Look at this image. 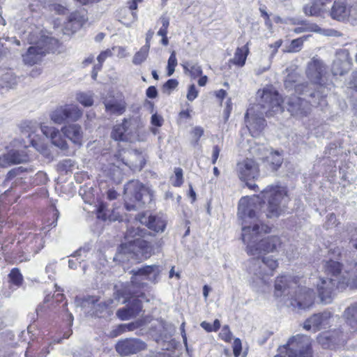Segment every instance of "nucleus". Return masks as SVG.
Instances as JSON below:
<instances>
[{"label": "nucleus", "mask_w": 357, "mask_h": 357, "mask_svg": "<svg viewBox=\"0 0 357 357\" xmlns=\"http://www.w3.org/2000/svg\"><path fill=\"white\" fill-rule=\"evenodd\" d=\"M124 333L122 324L117 326L114 329L109 332V337L114 338L119 336Z\"/></svg>", "instance_id": "59"}, {"label": "nucleus", "mask_w": 357, "mask_h": 357, "mask_svg": "<svg viewBox=\"0 0 357 357\" xmlns=\"http://www.w3.org/2000/svg\"><path fill=\"white\" fill-rule=\"evenodd\" d=\"M152 248L147 241L137 238L128 243H123L114 257L122 264L136 263L151 256Z\"/></svg>", "instance_id": "6"}, {"label": "nucleus", "mask_w": 357, "mask_h": 357, "mask_svg": "<svg viewBox=\"0 0 357 357\" xmlns=\"http://www.w3.org/2000/svg\"><path fill=\"white\" fill-rule=\"evenodd\" d=\"M125 207L127 211H135L152 199L147 188L138 181H129L124 188Z\"/></svg>", "instance_id": "7"}, {"label": "nucleus", "mask_w": 357, "mask_h": 357, "mask_svg": "<svg viewBox=\"0 0 357 357\" xmlns=\"http://www.w3.org/2000/svg\"><path fill=\"white\" fill-rule=\"evenodd\" d=\"M326 70L323 62L318 59H313L307 64L306 73L307 77L314 82L312 92H317V88L319 85L324 86L321 83V78Z\"/></svg>", "instance_id": "23"}, {"label": "nucleus", "mask_w": 357, "mask_h": 357, "mask_svg": "<svg viewBox=\"0 0 357 357\" xmlns=\"http://www.w3.org/2000/svg\"><path fill=\"white\" fill-rule=\"evenodd\" d=\"M124 333L126 331H132L139 326L138 322H131L122 324Z\"/></svg>", "instance_id": "61"}, {"label": "nucleus", "mask_w": 357, "mask_h": 357, "mask_svg": "<svg viewBox=\"0 0 357 357\" xmlns=\"http://www.w3.org/2000/svg\"><path fill=\"white\" fill-rule=\"evenodd\" d=\"M30 247L34 253H38L44 246V241L42 234H29Z\"/></svg>", "instance_id": "37"}, {"label": "nucleus", "mask_w": 357, "mask_h": 357, "mask_svg": "<svg viewBox=\"0 0 357 357\" xmlns=\"http://www.w3.org/2000/svg\"><path fill=\"white\" fill-rule=\"evenodd\" d=\"M220 337L225 342H229L231 340L232 334L228 326H224L219 334Z\"/></svg>", "instance_id": "53"}, {"label": "nucleus", "mask_w": 357, "mask_h": 357, "mask_svg": "<svg viewBox=\"0 0 357 357\" xmlns=\"http://www.w3.org/2000/svg\"><path fill=\"white\" fill-rule=\"evenodd\" d=\"M40 130L44 135L51 139L52 143L54 146L60 148L62 150L67 149V143L66 140L61 137V133L58 129L52 126H47L45 124H42L40 126Z\"/></svg>", "instance_id": "26"}, {"label": "nucleus", "mask_w": 357, "mask_h": 357, "mask_svg": "<svg viewBox=\"0 0 357 357\" xmlns=\"http://www.w3.org/2000/svg\"><path fill=\"white\" fill-rule=\"evenodd\" d=\"M146 344L139 338H126L119 340L115 349L121 356L136 354L146 349Z\"/></svg>", "instance_id": "18"}, {"label": "nucleus", "mask_w": 357, "mask_h": 357, "mask_svg": "<svg viewBox=\"0 0 357 357\" xmlns=\"http://www.w3.org/2000/svg\"><path fill=\"white\" fill-rule=\"evenodd\" d=\"M262 205L265 202L261 204L259 196L242 197L238 202V217L242 220L241 238L247 245L246 252L249 255L262 256L273 252L281 245L277 236L263 238L264 234L270 232V227L261 223L262 213L259 211Z\"/></svg>", "instance_id": "1"}, {"label": "nucleus", "mask_w": 357, "mask_h": 357, "mask_svg": "<svg viewBox=\"0 0 357 357\" xmlns=\"http://www.w3.org/2000/svg\"><path fill=\"white\" fill-rule=\"evenodd\" d=\"M115 141L130 143L142 140L139 136V123L135 119H124L121 123L115 125L111 132Z\"/></svg>", "instance_id": "12"}, {"label": "nucleus", "mask_w": 357, "mask_h": 357, "mask_svg": "<svg viewBox=\"0 0 357 357\" xmlns=\"http://www.w3.org/2000/svg\"><path fill=\"white\" fill-rule=\"evenodd\" d=\"M64 135L74 144L80 146L82 140V128L79 125L73 124L62 128Z\"/></svg>", "instance_id": "29"}, {"label": "nucleus", "mask_w": 357, "mask_h": 357, "mask_svg": "<svg viewBox=\"0 0 357 357\" xmlns=\"http://www.w3.org/2000/svg\"><path fill=\"white\" fill-rule=\"evenodd\" d=\"M98 301V296H88L82 300L80 305L82 308L86 309L88 313L98 317L105 314L109 315L112 312V309L117 305L113 299H108L103 302Z\"/></svg>", "instance_id": "13"}, {"label": "nucleus", "mask_w": 357, "mask_h": 357, "mask_svg": "<svg viewBox=\"0 0 357 357\" xmlns=\"http://www.w3.org/2000/svg\"><path fill=\"white\" fill-rule=\"evenodd\" d=\"M89 250L90 248L89 247V245H85L77 250L71 256L77 258L81 257L82 256L86 257Z\"/></svg>", "instance_id": "57"}, {"label": "nucleus", "mask_w": 357, "mask_h": 357, "mask_svg": "<svg viewBox=\"0 0 357 357\" xmlns=\"http://www.w3.org/2000/svg\"><path fill=\"white\" fill-rule=\"evenodd\" d=\"M354 10H356V3L351 6L346 0H337L330 10V16L333 20L344 22L351 17L355 20Z\"/></svg>", "instance_id": "19"}, {"label": "nucleus", "mask_w": 357, "mask_h": 357, "mask_svg": "<svg viewBox=\"0 0 357 357\" xmlns=\"http://www.w3.org/2000/svg\"><path fill=\"white\" fill-rule=\"evenodd\" d=\"M139 222L145 225L148 228L152 229L153 231H156V218L155 215H142L139 219Z\"/></svg>", "instance_id": "45"}, {"label": "nucleus", "mask_w": 357, "mask_h": 357, "mask_svg": "<svg viewBox=\"0 0 357 357\" xmlns=\"http://www.w3.org/2000/svg\"><path fill=\"white\" fill-rule=\"evenodd\" d=\"M22 39L33 45L22 55L24 62L29 66L38 63L47 53L54 52L59 47L57 39L43 34L37 27L25 31Z\"/></svg>", "instance_id": "4"}, {"label": "nucleus", "mask_w": 357, "mask_h": 357, "mask_svg": "<svg viewBox=\"0 0 357 357\" xmlns=\"http://www.w3.org/2000/svg\"><path fill=\"white\" fill-rule=\"evenodd\" d=\"M323 6L314 0V1L306 4L303 8V11L306 15L316 16L320 14Z\"/></svg>", "instance_id": "38"}, {"label": "nucleus", "mask_w": 357, "mask_h": 357, "mask_svg": "<svg viewBox=\"0 0 357 357\" xmlns=\"http://www.w3.org/2000/svg\"><path fill=\"white\" fill-rule=\"evenodd\" d=\"M192 133L193 135V138L195 139L194 145H197L199 138L204 134V129L200 126H196L193 128Z\"/></svg>", "instance_id": "54"}, {"label": "nucleus", "mask_w": 357, "mask_h": 357, "mask_svg": "<svg viewBox=\"0 0 357 357\" xmlns=\"http://www.w3.org/2000/svg\"><path fill=\"white\" fill-rule=\"evenodd\" d=\"M144 297V294H141L140 295L128 298L126 290H118L116 294L115 303L118 304L121 302V298H123V299L121 303H126L128 302L130 305L128 307L119 309L116 312L117 317L124 321L136 317L142 310V299Z\"/></svg>", "instance_id": "10"}, {"label": "nucleus", "mask_w": 357, "mask_h": 357, "mask_svg": "<svg viewBox=\"0 0 357 357\" xmlns=\"http://www.w3.org/2000/svg\"><path fill=\"white\" fill-rule=\"evenodd\" d=\"M241 342L238 338L234 340L233 344L234 354L236 357H238L241 351Z\"/></svg>", "instance_id": "60"}, {"label": "nucleus", "mask_w": 357, "mask_h": 357, "mask_svg": "<svg viewBox=\"0 0 357 357\" xmlns=\"http://www.w3.org/2000/svg\"><path fill=\"white\" fill-rule=\"evenodd\" d=\"M354 268V265H351L349 268L345 270L343 273H342V266L338 261H335L333 260H329L325 262L324 266V271L327 274L328 276H331V278L336 279L337 280L342 279V275L349 271L351 268Z\"/></svg>", "instance_id": "28"}, {"label": "nucleus", "mask_w": 357, "mask_h": 357, "mask_svg": "<svg viewBox=\"0 0 357 357\" xmlns=\"http://www.w3.org/2000/svg\"><path fill=\"white\" fill-rule=\"evenodd\" d=\"M263 197L268 200L265 216L268 218H277L283 211L286 192L280 187H268L262 191Z\"/></svg>", "instance_id": "11"}, {"label": "nucleus", "mask_w": 357, "mask_h": 357, "mask_svg": "<svg viewBox=\"0 0 357 357\" xmlns=\"http://www.w3.org/2000/svg\"><path fill=\"white\" fill-rule=\"evenodd\" d=\"M303 44V39L302 38L294 39L291 41L289 46V52H298Z\"/></svg>", "instance_id": "50"}, {"label": "nucleus", "mask_w": 357, "mask_h": 357, "mask_svg": "<svg viewBox=\"0 0 357 357\" xmlns=\"http://www.w3.org/2000/svg\"><path fill=\"white\" fill-rule=\"evenodd\" d=\"M51 120L57 124H61L68 120L67 112L66 107H60L56 109L50 114Z\"/></svg>", "instance_id": "36"}, {"label": "nucleus", "mask_w": 357, "mask_h": 357, "mask_svg": "<svg viewBox=\"0 0 357 357\" xmlns=\"http://www.w3.org/2000/svg\"><path fill=\"white\" fill-rule=\"evenodd\" d=\"M167 224V217L163 213L158 214V233L163 232Z\"/></svg>", "instance_id": "49"}, {"label": "nucleus", "mask_w": 357, "mask_h": 357, "mask_svg": "<svg viewBox=\"0 0 357 357\" xmlns=\"http://www.w3.org/2000/svg\"><path fill=\"white\" fill-rule=\"evenodd\" d=\"M172 184L175 187H180L183 183V169L180 167L174 169V177L172 178Z\"/></svg>", "instance_id": "46"}, {"label": "nucleus", "mask_w": 357, "mask_h": 357, "mask_svg": "<svg viewBox=\"0 0 357 357\" xmlns=\"http://www.w3.org/2000/svg\"><path fill=\"white\" fill-rule=\"evenodd\" d=\"M149 45H144L133 56L132 63L135 65H139L147 57L148 52L149 50Z\"/></svg>", "instance_id": "42"}, {"label": "nucleus", "mask_w": 357, "mask_h": 357, "mask_svg": "<svg viewBox=\"0 0 357 357\" xmlns=\"http://www.w3.org/2000/svg\"><path fill=\"white\" fill-rule=\"evenodd\" d=\"M178 84V82L176 79H170L164 84L162 89V91L165 93L169 94L172 90L174 89Z\"/></svg>", "instance_id": "48"}, {"label": "nucleus", "mask_w": 357, "mask_h": 357, "mask_svg": "<svg viewBox=\"0 0 357 357\" xmlns=\"http://www.w3.org/2000/svg\"><path fill=\"white\" fill-rule=\"evenodd\" d=\"M296 287V282L291 276L282 275L275 281L274 296L287 305L291 296V292Z\"/></svg>", "instance_id": "16"}, {"label": "nucleus", "mask_w": 357, "mask_h": 357, "mask_svg": "<svg viewBox=\"0 0 357 357\" xmlns=\"http://www.w3.org/2000/svg\"><path fill=\"white\" fill-rule=\"evenodd\" d=\"M282 157L278 151L270 150L264 162L267 163L268 168L272 171L277 170L282 163Z\"/></svg>", "instance_id": "34"}, {"label": "nucleus", "mask_w": 357, "mask_h": 357, "mask_svg": "<svg viewBox=\"0 0 357 357\" xmlns=\"http://www.w3.org/2000/svg\"><path fill=\"white\" fill-rule=\"evenodd\" d=\"M346 273L347 272H345L342 275H347ZM342 279L343 276H342V279L338 280L332 278H320L319 282L317 284V291L322 303L327 304L331 302L335 288L340 290L344 289L347 287L351 288L349 285H347L344 287H340V282L342 281ZM354 288V287H351V289Z\"/></svg>", "instance_id": "15"}, {"label": "nucleus", "mask_w": 357, "mask_h": 357, "mask_svg": "<svg viewBox=\"0 0 357 357\" xmlns=\"http://www.w3.org/2000/svg\"><path fill=\"white\" fill-rule=\"evenodd\" d=\"M146 162L142 152L137 150L122 148L119 145L116 151L108 160V165L105 171L115 183H120L124 175V167L132 172H139Z\"/></svg>", "instance_id": "3"}, {"label": "nucleus", "mask_w": 357, "mask_h": 357, "mask_svg": "<svg viewBox=\"0 0 357 357\" xmlns=\"http://www.w3.org/2000/svg\"><path fill=\"white\" fill-rule=\"evenodd\" d=\"M257 96L260 98L258 104L248 109L245 119L250 130H261L265 126L264 115L269 116L280 111L282 101L278 91L273 88L259 90Z\"/></svg>", "instance_id": "2"}, {"label": "nucleus", "mask_w": 357, "mask_h": 357, "mask_svg": "<svg viewBox=\"0 0 357 357\" xmlns=\"http://www.w3.org/2000/svg\"><path fill=\"white\" fill-rule=\"evenodd\" d=\"M220 152V149L218 146H214L213 147V153H212V164H215L217 160L219 157V154Z\"/></svg>", "instance_id": "63"}, {"label": "nucleus", "mask_w": 357, "mask_h": 357, "mask_svg": "<svg viewBox=\"0 0 357 357\" xmlns=\"http://www.w3.org/2000/svg\"><path fill=\"white\" fill-rule=\"evenodd\" d=\"M236 172L241 180L247 181L255 179L259 176V167L256 162L250 158L238 162Z\"/></svg>", "instance_id": "24"}, {"label": "nucleus", "mask_w": 357, "mask_h": 357, "mask_svg": "<svg viewBox=\"0 0 357 357\" xmlns=\"http://www.w3.org/2000/svg\"><path fill=\"white\" fill-rule=\"evenodd\" d=\"M328 92V89L321 85L318 86L317 92H312V89L306 87L303 93L305 98L296 96L289 98L287 110L298 119L307 116L310 112L311 105L321 108L326 106V97Z\"/></svg>", "instance_id": "5"}, {"label": "nucleus", "mask_w": 357, "mask_h": 357, "mask_svg": "<svg viewBox=\"0 0 357 357\" xmlns=\"http://www.w3.org/2000/svg\"><path fill=\"white\" fill-rule=\"evenodd\" d=\"M68 120L72 121H77L82 115V110L77 105H66Z\"/></svg>", "instance_id": "40"}, {"label": "nucleus", "mask_w": 357, "mask_h": 357, "mask_svg": "<svg viewBox=\"0 0 357 357\" xmlns=\"http://www.w3.org/2000/svg\"><path fill=\"white\" fill-rule=\"evenodd\" d=\"M3 159L8 165H15L25 162L29 158L23 151L13 150L5 154Z\"/></svg>", "instance_id": "30"}, {"label": "nucleus", "mask_w": 357, "mask_h": 357, "mask_svg": "<svg viewBox=\"0 0 357 357\" xmlns=\"http://www.w3.org/2000/svg\"><path fill=\"white\" fill-rule=\"evenodd\" d=\"M249 42L241 47H237L234 53V57L230 59V62L239 67H243L249 53L248 48Z\"/></svg>", "instance_id": "31"}, {"label": "nucleus", "mask_w": 357, "mask_h": 357, "mask_svg": "<svg viewBox=\"0 0 357 357\" xmlns=\"http://www.w3.org/2000/svg\"><path fill=\"white\" fill-rule=\"evenodd\" d=\"M162 27L158 31V36H162L160 43L162 45L167 46L169 43L168 38L167 37V27L169 24V19L167 17L162 16L161 18Z\"/></svg>", "instance_id": "39"}, {"label": "nucleus", "mask_w": 357, "mask_h": 357, "mask_svg": "<svg viewBox=\"0 0 357 357\" xmlns=\"http://www.w3.org/2000/svg\"><path fill=\"white\" fill-rule=\"evenodd\" d=\"M343 316L347 324L352 328L357 329V303L351 304L347 307L344 312Z\"/></svg>", "instance_id": "33"}, {"label": "nucleus", "mask_w": 357, "mask_h": 357, "mask_svg": "<svg viewBox=\"0 0 357 357\" xmlns=\"http://www.w3.org/2000/svg\"><path fill=\"white\" fill-rule=\"evenodd\" d=\"M104 105L106 112L109 114L121 115L126 111V103L121 96L105 98Z\"/></svg>", "instance_id": "27"}, {"label": "nucleus", "mask_w": 357, "mask_h": 357, "mask_svg": "<svg viewBox=\"0 0 357 357\" xmlns=\"http://www.w3.org/2000/svg\"><path fill=\"white\" fill-rule=\"evenodd\" d=\"M177 65V60H176V55H175V53L174 52H173L169 59H168V63H167V76H171L174 70H175V67Z\"/></svg>", "instance_id": "47"}, {"label": "nucleus", "mask_w": 357, "mask_h": 357, "mask_svg": "<svg viewBox=\"0 0 357 357\" xmlns=\"http://www.w3.org/2000/svg\"><path fill=\"white\" fill-rule=\"evenodd\" d=\"M153 266H148L142 268L138 269L137 271H132L134 272V277L132 278L131 282L133 285H138L137 279L138 277H146L150 274L153 273Z\"/></svg>", "instance_id": "41"}, {"label": "nucleus", "mask_w": 357, "mask_h": 357, "mask_svg": "<svg viewBox=\"0 0 357 357\" xmlns=\"http://www.w3.org/2000/svg\"><path fill=\"white\" fill-rule=\"evenodd\" d=\"M40 130L44 135L51 139L52 143L54 146L60 148L62 150L67 149V143L66 140L61 137V133L58 129L52 126H47L45 124H42L40 126Z\"/></svg>", "instance_id": "25"}, {"label": "nucleus", "mask_w": 357, "mask_h": 357, "mask_svg": "<svg viewBox=\"0 0 357 357\" xmlns=\"http://www.w3.org/2000/svg\"><path fill=\"white\" fill-rule=\"evenodd\" d=\"M9 282L16 287H20L23 281V277L18 268H13L8 274Z\"/></svg>", "instance_id": "44"}, {"label": "nucleus", "mask_w": 357, "mask_h": 357, "mask_svg": "<svg viewBox=\"0 0 357 357\" xmlns=\"http://www.w3.org/2000/svg\"><path fill=\"white\" fill-rule=\"evenodd\" d=\"M278 351V354L274 357H312L311 341L306 335L294 336Z\"/></svg>", "instance_id": "9"}, {"label": "nucleus", "mask_w": 357, "mask_h": 357, "mask_svg": "<svg viewBox=\"0 0 357 357\" xmlns=\"http://www.w3.org/2000/svg\"><path fill=\"white\" fill-rule=\"evenodd\" d=\"M250 260L248 272L253 283H266V278L272 275L278 267V262L273 256H257Z\"/></svg>", "instance_id": "8"}, {"label": "nucleus", "mask_w": 357, "mask_h": 357, "mask_svg": "<svg viewBox=\"0 0 357 357\" xmlns=\"http://www.w3.org/2000/svg\"><path fill=\"white\" fill-rule=\"evenodd\" d=\"M294 293L295 295H291L287 303V307H292L294 309H306L313 304L315 295L312 289L305 287H298Z\"/></svg>", "instance_id": "17"}, {"label": "nucleus", "mask_w": 357, "mask_h": 357, "mask_svg": "<svg viewBox=\"0 0 357 357\" xmlns=\"http://www.w3.org/2000/svg\"><path fill=\"white\" fill-rule=\"evenodd\" d=\"M77 100L84 107H90L93 104L91 93L79 92L77 94Z\"/></svg>", "instance_id": "43"}, {"label": "nucleus", "mask_w": 357, "mask_h": 357, "mask_svg": "<svg viewBox=\"0 0 357 357\" xmlns=\"http://www.w3.org/2000/svg\"><path fill=\"white\" fill-rule=\"evenodd\" d=\"M303 28H305V31H313V32H321V29L316 24L310 23L307 21L301 22Z\"/></svg>", "instance_id": "52"}, {"label": "nucleus", "mask_w": 357, "mask_h": 357, "mask_svg": "<svg viewBox=\"0 0 357 357\" xmlns=\"http://www.w3.org/2000/svg\"><path fill=\"white\" fill-rule=\"evenodd\" d=\"M51 9L58 14H64L68 10L65 6L61 4H53Z\"/></svg>", "instance_id": "62"}, {"label": "nucleus", "mask_w": 357, "mask_h": 357, "mask_svg": "<svg viewBox=\"0 0 357 357\" xmlns=\"http://www.w3.org/2000/svg\"><path fill=\"white\" fill-rule=\"evenodd\" d=\"M158 326L162 327L163 332L160 334L162 340L158 339V344L161 346L162 350H166V351L158 354V357H176L174 355L175 342L171 339L174 332L173 326L162 319H158Z\"/></svg>", "instance_id": "14"}, {"label": "nucleus", "mask_w": 357, "mask_h": 357, "mask_svg": "<svg viewBox=\"0 0 357 357\" xmlns=\"http://www.w3.org/2000/svg\"><path fill=\"white\" fill-rule=\"evenodd\" d=\"M350 246L357 250V227H352L348 230ZM343 275V279L340 282V287H344L349 285L351 287H357V263L354 264V268Z\"/></svg>", "instance_id": "20"}, {"label": "nucleus", "mask_w": 357, "mask_h": 357, "mask_svg": "<svg viewBox=\"0 0 357 357\" xmlns=\"http://www.w3.org/2000/svg\"><path fill=\"white\" fill-rule=\"evenodd\" d=\"M84 20L78 12L72 13L66 24L65 28L74 33L79 29L83 24Z\"/></svg>", "instance_id": "32"}, {"label": "nucleus", "mask_w": 357, "mask_h": 357, "mask_svg": "<svg viewBox=\"0 0 357 357\" xmlns=\"http://www.w3.org/2000/svg\"><path fill=\"white\" fill-rule=\"evenodd\" d=\"M270 150L264 144H255L250 148V153L256 159L261 160L264 162Z\"/></svg>", "instance_id": "35"}, {"label": "nucleus", "mask_w": 357, "mask_h": 357, "mask_svg": "<svg viewBox=\"0 0 357 357\" xmlns=\"http://www.w3.org/2000/svg\"><path fill=\"white\" fill-rule=\"evenodd\" d=\"M112 52L110 50H107L104 52H102L98 56L97 59L99 64V68L100 69L102 67V63L105 61V59L112 56Z\"/></svg>", "instance_id": "56"}, {"label": "nucleus", "mask_w": 357, "mask_h": 357, "mask_svg": "<svg viewBox=\"0 0 357 357\" xmlns=\"http://www.w3.org/2000/svg\"><path fill=\"white\" fill-rule=\"evenodd\" d=\"M2 79L5 81L6 87L12 88L17 83V78L10 73L3 75Z\"/></svg>", "instance_id": "51"}, {"label": "nucleus", "mask_w": 357, "mask_h": 357, "mask_svg": "<svg viewBox=\"0 0 357 357\" xmlns=\"http://www.w3.org/2000/svg\"><path fill=\"white\" fill-rule=\"evenodd\" d=\"M331 313L324 311L321 313L314 314L304 322L303 328L307 331L316 332L322 328H326L330 324Z\"/></svg>", "instance_id": "22"}, {"label": "nucleus", "mask_w": 357, "mask_h": 357, "mask_svg": "<svg viewBox=\"0 0 357 357\" xmlns=\"http://www.w3.org/2000/svg\"><path fill=\"white\" fill-rule=\"evenodd\" d=\"M351 66V61L349 51L346 49L337 50L332 65L333 74L334 75H343L350 70Z\"/></svg>", "instance_id": "21"}, {"label": "nucleus", "mask_w": 357, "mask_h": 357, "mask_svg": "<svg viewBox=\"0 0 357 357\" xmlns=\"http://www.w3.org/2000/svg\"><path fill=\"white\" fill-rule=\"evenodd\" d=\"M320 33H322L323 35L328 36H339L340 33L337 31L328 29H322L321 31L319 32Z\"/></svg>", "instance_id": "64"}, {"label": "nucleus", "mask_w": 357, "mask_h": 357, "mask_svg": "<svg viewBox=\"0 0 357 357\" xmlns=\"http://www.w3.org/2000/svg\"><path fill=\"white\" fill-rule=\"evenodd\" d=\"M198 95V91H197L195 86L192 84L189 86L188 91L187 93V98L190 101L194 100Z\"/></svg>", "instance_id": "58"}, {"label": "nucleus", "mask_w": 357, "mask_h": 357, "mask_svg": "<svg viewBox=\"0 0 357 357\" xmlns=\"http://www.w3.org/2000/svg\"><path fill=\"white\" fill-rule=\"evenodd\" d=\"M190 73L193 78L201 76L202 70L201 66L197 63H193L190 66Z\"/></svg>", "instance_id": "55"}]
</instances>
